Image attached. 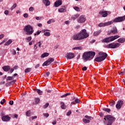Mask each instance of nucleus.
I'll use <instances>...</instances> for the list:
<instances>
[{"label":"nucleus","instance_id":"1","mask_svg":"<svg viewBox=\"0 0 125 125\" xmlns=\"http://www.w3.org/2000/svg\"><path fill=\"white\" fill-rule=\"evenodd\" d=\"M89 34L87 33L85 29L82 30L79 33L73 35L72 40L74 41H82L84 39H87Z\"/></svg>","mask_w":125,"mask_h":125},{"label":"nucleus","instance_id":"2","mask_svg":"<svg viewBox=\"0 0 125 125\" xmlns=\"http://www.w3.org/2000/svg\"><path fill=\"white\" fill-rule=\"evenodd\" d=\"M125 20V16L116 18L114 20L106 22L100 23L98 24L99 27H105L106 26H110L113 23H119L120 22H124Z\"/></svg>","mask_w":125,"mask_h":125},{"label":"nucleus","instance_id":"3","mask_svg":"<svg viewBox=\"0 0 125 125\" xmlns=\"http://www.w3.org/2000/svg\"><path fill=\"white\" fill-rule=\"evenodd\" d=\"M95 52H85L83 55V59L84 61H90L95 56Z\"/></svg>","mask_w":125,"mask_h":125},{"label":"nucleus","instance_id":"4","mask_svg":"<svg viewBox=\"0 0 125 125\" xmlns=\"http://www.w3.org/2000/svg\"><path fill=\"white\" fill-rule=\"evenodd\" d=\"M104 123H105L106 125H111L116 121V118L111 115H108L104 116Z\"/></svg>","mask_w":125,"mask_h":125},{"label":"nucleus","instance_id":"5","mask_svg":"<svg viewBox=\"0 0 125 125\" xmlns=\"http://www.w3.org/2000/svg\"><path fill=\"white\" fill-rule=\"evenodd\" d=\"M99 55L100 57H98L95 59V61L96 62H102V61H104V60L106 59L108 57V54L103 52H99Z\"/></svg>","mask_w":125,"mask_h":125},{"label":"nucleus","instance_id":"6","mask_svg":"<svg viewBox=\"0 0 125 125\" xmlns=\"http://www.w3.org/2000/svg\"><path fill=\"white\" fill-rule=\"evenodd\" d=\"M23 31L26 32V35H33V33H34L33 26H31V25L30 24H28L24 26Z\"/></svg>","mask_w":125,"mask_h":125},{"label":"nucleus","instance_id":"7","mask_svg":"<svg viewBox=\"0 0 125 125\" xmlns=\"http://www.w3.org/2000/svg\"><path fill=\"white\" fill-rule=\"evenodd\" d=\"M121 45L119 43H111L106 46V48H118Z\"/></svg>","mask_w":125,"mask_h":125},{"label":"nucleus","instance_id":"8","mask_svg":"<svg viewBox=\"0 0 125 125\" xmlns=\"http://www.w3.org/2000/svg\"><path fill=\"white\" fill-rule=\"evenodd\" d=\"M99 14L100 15H102L103 17H107L108 16V14H111V12H110V11H104V10H103L100 11L99 12Z\"/></svg>","mask_w":125,"mask_h":125},{"label":"nucleus","instance_id":"9","mask_svg":"<svg viewBox=\"0 0 125 125\" xmlns=\"http://www.w3.org/2000/svg\"><path fill=\"white\" fill-rule=\"evenodd\" d=\"M54 61V59L50 58L48 59V60L46 62H45L42 65L43 67H44V66H48V65H50V64H51L52 62Z\"/></svg>","mask_w":125,"mask_h":125},{"label":"nucleus","instance_id":"10","mask_svg":"<svg viewBox=\"0 0 125 125\" xmlns=\"http://www.w3.org/2000/svg\"><path fill=\"white\" fill-rule=\"evenodd\" d=\"M67 59H73L75 58V54L73 52L67 53L65 55Z\"/></svg>","mask_w":125,"mask_h":125},{"label":"nucleus","instance_id":"11","mask_svg":"<svg viewBox=\"0 0 125 125\" xmlns=\"http://www.w3.org/2000/svg\"><path fill=\"white\" fill-rule=\"evenodd\" d=\"M119 38H120V36L115 35L114 36H110L109 37H107V40L108 41V42H110L115 41V40H117V39H119Z\"/></svg>","mask_w":125,"mask_h":125},{"label":"nucleus","instance_id":"12","mask_svg":"<svg viewBox=\"0 0 125 125\" xmlns=\"http://www.w3.org/2000/svg\"><path fill=\"white\" fill-rule=\"evenodd\" d=\"M85 119H83V122H84V124H88V123L90 122L89 120L93 119V118H92V117H89L88 116H85Z\"/></svg>","mask_w":125,"mask_h":125},{"label":"nucleus","instance_id":"13","mask_svg":"<svg viewBox=\"0 0 125 125\" xmlns=\"http://www.w3.org/2000/svg\"><path fill=\"white\" fill-rule=\"evenodd\" d=\"M124 104V101L122 100H119L117 104L116 105V107L118 110H120L121 109V107L122 106H123Z\"/></svg>","mask_w":125,"mask_h":125},{"label":"nucleus","instance_id":"14","mask_svg":"<svg viewBox=\"0 0 125 125\" xmlns=\"http://www.w3.org/2000/svg\"><path fill=\"white\" fill-rule=\"evenodd\" d=\"M85 20H86L85 16L82 15L80 17L79 19L78 20V23H84V22H85Z\"/></svg>","mask_w":125,"mask_h":125},{"label":"nucleus","instance_id":"15","mask_svg":"<svg viewBox=\"0 0 125 125\" xmlns=\"http://www.w3.org/2000/svg\"><path fill=\"white\" fill-rule=\"evenodd\" d=\"M118 33V29L117 27L114 26L112 29L110 30L109 34H113V35H116Z\"/></svg>","mask_w":125,"mask_h":125},{"label":"nucleus","instance_id":"16","mask_svg":"<svg viewBox=\"0 0 125 125\" xmlns=\"http://www.w3.org/2000/svg\"><path fill=\"white\" fill-rule=\"evenodd\" d=\"M1 119L3 122H8L10 121V119H11V118H10L8 115H6L2 117Z\"/></svg>","mask_w":125,"mask_h":125},{"label":"nucleus","instance_id":"17","mask_svg":"<svg viewBox=\"0 0 125 125\" xmlns=\"http://www.w3.org/2000/svg\"><path fill=\"white\" fill-rule=\"evenodd\" d=\"M61 4H62V0H58L54 3V6L55 7H58V6H60Z\"/></svg>","mask_w":125,"mask_h":125},{"label":"nucleus","instance_id":"18","mask_svg":"<svg viewBox=\"0 0 125 125\" xmlns=\"http://www.w3.org/2000/svg\"><path fill=\"white\" fill-rule=\"evenodd\" d=\"M2 69L4 72H8L9 70H10V66L9 65H6L2 67Z\"/></svg>","mask_w":125,"mask_h":125},{"label":"nucleus","instance_id":"19","mask_svg":"<svg viewBox=\"0 0 125 125\" xmlns=\"http://www.w3.org/2000/svg\"><path fill=\"white\" fill-rule=\"evenodd\" d=\"M42 3L43 4H45L46 6L50 5V1H49V0H42Z\"/></svg>","mask_w":125,"mask_h":125},{"label":"nucleus","instance_id":"20","mask_svg":"<svg viewBox=\"0 0 125 125\" xmlns=\"http://www.w3.org/2000/svg\"><path fill=\"white\" fill-rule=\"evenodd\" d=\"M118 42H120L121 43H124L125 42V38H121L118 40Z\"/></svg>","mask_w":125,"mask_h":125},{"label":"nucleus","instance_id":"21","mask_svg":"<svg viewBox=\"0 0 125 125\" xmlns=\"http://www.w3.org/2000/svg\"><path fill=\"white\" fill-rule=\"evenodd\" d=\"M61 104L62 105L61 108L63 110H65V109H66V108H67V105H65V104L64 103V102H61Z\"/></svg>","mask_w":125,"mask_h":125},{"label":"nucleus","instance_id":"22","mask_svg":"<svg viewBox=\"0 0 125 125\" xmlns=\"http://www.w3.org/2000/svg\"><path fill=\"white\" fill-rule=\"evenodd\" d=\"M101 32H102V30H100L99 31H96L93 33V36H94L95 37H96V36H98V35H99V34H100V33H101Z\"/></svg>","mask_w":125,"mask_h":125},{"label":"nucleus","instance_id":"23","mask_svg":"<svg viewBox=\"0 0 125 125\" xmlns=\"http://www.w3.org/2000/svg\"><path fill=\"white\" fill-rule=\"evenodd\" d=\"M11 43H12V40H11V39H9L7 42L5 43L4 45H9V44H11Z\"/></svg>","mask_w":125,"mask_h":125},{"label":"nucleus","instance_id":"24","mask_svg":"<svg viewBox=\"0 0 125 125\" xmlns=\"http://www.w3.org/2000/svg\"><path fill=\"white\" fill-rule=\"evenodd\" d=\"M58 11H59V12L62 13L63 12H66V11H67V10H66L65 9H64L63 8H59Z\"/></svg>","mask_w":125,"mask_h":125},{"label":"nucleus","instance_id":"25","mask_svg":"<svg viewBox=\"0 0 125 125\" xmlns=\"http://www.w3.org/2000/svg\"><path fill=\"white\" fill-rule=\"evenodd\" d=\"M48 55H49V53H44L42 55L41 57H42V58H44V57H47V56H48Z\"/></svg>","mask_w":125,"mask_h":125},{"label":"nucleus","instance_id":"26","mask_svg":"<svg viewBox=\"0 0 125 125\" xmlns=\"http://www.w3.org/2000/svg\"><path fill=\"white\" fill-rule=\"evenodd\" d=\"M103 111H104V112H107V113H110L111 112V109L110 108H103Z\"/></svg>","mask_w":125,"mask_h":125},{"label":"nucleus","instance_id":"27","mask_svg":"<svg viewBox=\"0 0 125 125\" xmlns=\"http://www.w3.org/2000/svg\"><path fill=\"white\" fill-rule=\"evenodd\" d=\"M36 91H37V93H38L39 95H42V91L40 89H36Z\"/></svg>","mask_w":125,"mask_h":125},{"label":"nucleus","instance_id":"28","mask_svg":"<svg viewBox=\"0 0 125 125\" xmlns=\"http://www.w3.org/2000/svg\"><path fill=\"white\" fill-rule=\"evenodd\" d=\"M73 49L82 50L83 49V47L82 46L75 47L73 48Z\"/></svg>","mask_w":125,"mask_h":125},{"label":"nucleus","instance_id":"29","mask_svg":"<svg viewBox=\"0 0 125 125\" xmlns=\"http://www.w3.org/2000/svg\"><path fill=\"white\" fill-rule=\"evenodd\" d=\"M32 71V68H27L25 69L24 73H29Z\"/></svg>","mask_w":125,"mask_h":125},{"label":"nucleus","instance_id":"30","mask_svg":"<svg viewBox=\"0 0 125 125\" xmlns=\"http://www.w3.org/2000/svg\"><path fill=\"white\" fill-rule=\"evenodd\" d=\"M12 80H14V77L13 76H8L6 79V81H12Z\"/></svg>","mask_w":125,"mask_h":125},{"label":"nucleus","instance_id":"31","mask_svg":"<svg viewBox=\"0 0 125 125\" xmlns=\"http://www.w3.org/2000/svg\"><path fill=\"white\" fill-rule=\"evenodd\" d=\"M74 9L76 10V11L80 12L81 11V9H80V8L78 6H75L73 7Z\"/></svg>","mask_w":125,"mask_h":125},{"label":"nucleus","instance_id":"32","mask_svg":"<svg viewBox=\"0 0 125 125\" xmlns=\"http://www.w3.org/2000/svg\"><path fill=\"white\" fill-rule=\"evenodd\" d=\"M25 40H27V42H31L32 41V37L29 36L25 39Z\"/></svg>","mask_w":125,"mask_h":125},{"label":"nucleus","instance_id":"33","mask_svg":"<svg viewBox=\"0 0 125 125\" xmlns=\"http://www.w3.org/2000/svg\"><path fill=\"white\" fill-rule=\"evenodd\" d=\"M44 35L46 37H49V36H50V32H46L44 33Z\"/></svg>","mask_w":125,"mask_h":125},{"label":"nucleus","instance_id":"34","mask_svg":"<svg viewBox=\"0 0 125 125\" xmlns=\"http://www.w3.org/2000/svg\"><path fill=\"white\" fill-rule=\"evenodd\" d=\"M17 6V4L16 3L14 4L11 7V10H13V9H14V8H15Z\"/></svg>","mask_w":125,"mask_h":125},{"label":"nucleus","instance_id":"35","mask_svg":"<svg viewBox=\"0 0 125 125\" xmlns=\"http://www.w3.org/2000/svg\"><path fill=\"white\" fill-rule=\"evenodd\" d=\"M48 106H49V104L47 103L45 105H43V109H46Z\"/></svg>","mask_w":125,"mask_h":125},{"label":"nucleus","instance_id":"36","mask_svg":"<svg viewBox=\"0 0 125 125\" xmlns=\"http://www.w3.org/2000/svg\"><path fill=\"white\" fill-rule=\"evenodd\" d=\"M79 16H80V15L79 14H76L73 17H72V19L73 20H75L77 19V18H78V17H79Z\"/></svg>","mask_w":125,"mask_h":125},{"label":"nucleus","instance_id":"37","mask_svg":"<svg viewBox=\"0 0 125 125\" xmlns=\"http://www.w3.org/2000/svg\"><path fill=\"white\" fill-rule=\"evenodd\" d=\"M102 42H109V41L108 40V38H106L104 39L103 40Z\"/></svg>","mask_w":125,"mask_h":125},{"label":"nucleus","instance_id":"38","mask_svg":"<svg viewBox=\"0 0 125 125\" xmlns=\"http://www.w3.org/2000/svg\"><path fill=\"white\" fill-rule=\"evenodd\" d=\"M40 98H37L35 99V102L36 104H39V103H40Z\"/></svg>","mask_w":125,"mask_h":125},{"label":"nucleus","instance_id":"39","mask_svg":"<svg viewBox=\"0 0 125 125\" xmlns=\"http://www.w3.org/2000/svg\"><path fill=\"white\" fill-rule=\"evenodd\" d=\"M30 114H31V111L30 110H28L26 112V115L27 117H30Z\"/></svg>","mask_w":125,"mask_h":125},{"label":"nucleus","instance_id":"40","mask_svg":"<svg viewBox=\"0 0 125 125\" xmlns=\"http://www.w3.org/2000/svg\"><path fill=\"white\" fill-rule=\"evenodd\" d=\"M115 103H116V102L113 101L110 103L109 105H110V106H114V105H115Z\"/></svg>","mask_w":125,"mask_h":125},{"label":"nucleus","instance_id":"41","mask_svg":"<svg viewBox=\"0 0 125 125\" xmlns=\"http://www.w3.org/2000/svg\"><path fill=\"white\" fill-rule=\"evenodd\" d=\"M41 33H42V31H40V30H38L37 31V33H35L34 34V36H37H37H39V35H40V34H41Z\"/></svg>","mask_w":125,"mask_h":125},{"label":"nucleus","instance_id":"42","mask_svg":"<svg viewBox=\"0 0 125 125\" xmlns=\"http://www.w3.org/2000/svg\"><path fill=\"white\" fill-rule=\"evenodd\" d=\"M5 85L6 86H10L11 85V83H10V82H9L6 83Z\"/></svg>","mask_w":125,"mask_h":125},{"label":"nucleus","instance_id":"43","mask_svg":"<svg viewBox=\"0 0 125 125\" xmlns=\"http://www.w3.org/2000/svg\"><path fill=\"white\" fill-rule=\"evenodd\" d=\"M10 71L8 72L9 74H12L14 71V68H10Z\"/></svg>","mask_w":125,"mask_h":125},{"label":"nucleus","instance_id":"44","mask_svg":"<svg viewBox=\"0 0 125 125\" xmlns=\"http://www.w3.org/2000/svg\"><path fill=\"white\" fill-rule=\"evenodd\" d=\"M23 17H24V18H28V17H29V15L27 13H25L23 14Z\"/></svg>","mask_w":125,"mask_h":125},{"label":"nucleus","instance_id":"45","mask_svg":"<svg viewBox=\"0 0 125 125\" xmlns=\"http://www.w3.org/2000/svg\"><path fill=\"white\" fill-rule=\"evenodd\" d=\"M43 116L46 117V118H48V117L49 116V114H48V113H44L43 114Z\"/></svg>","mask_w":125,"mask_h":125},{"label":"nucleus","instance_id":"46","mask_svg":"<svg viewBox=\"0 0 125 125\" xmlns=\"http://www.w3.org/2000/svg\"><path fill=\"white\" fill-rule=\"evenodd\" d=\"M4 14H5V15H8V14L9 13V12L8 11V10H6L4 12Z\"/></svg>","mask_w":125,"mask_h":125},{"label":"nucleus","instance_id":"47","mask_svg":"<svg viewBox=\"0 0 125 125\" xmlns=\"http://www.w3.org/2000/svg\"><path fill=\"white\" fill-rule=\"evenodd\" d=\"M125 69H123V71H122L121 73H120V75H121L122 76H123V75H125Z\"/></svg>","mask_w":125,"mask_h":125},{"label":"nucleus","instance_id":"48","mask_svg":"<svg viewBox=\"0 0 125 125\" xmlns=\"http://www.w3.org/2000/svg\"><path fill=\"white\" fill-rule=\"evenodd\" d=\"M74 102H75V103H80V99H76L75 100Z\"/></svg>","mask_w":125,"mask_h":125},{"label":"nucleus","instance_id":"49","mask_svg":"<svg viewBox=\"0 0 125 125\" xmlns=\"http://www.w3.org/2000/svg\"><path fill=\"white\" fill-rule=\"evenodd\" d=\"M72 114V111L71 110L68 111L66 114V116H70Z\"/></svg>","mask_w":125,"mask_h":125},{"label":"nucleus","instance_id":"50","mask_svg":"<svg viewBox=\"0 0 125 125\" xmlns=\"http://www.w3.org/2000/svg\"><path fill=\"white\" fill-rule=\"evenodd\" d=\"M29 11H31L32 12V11H34V7H30L29 9Z\"/></svg>","mask_w":125,"mask_h":125},{"label":"nucleus","instance_id":"51","mask_svg":"<svg viewBox=\"0 0 125 125\" xmlns=\"http://www.w3.org/2000/svg\"><path fill=\"white\" fill-rule=\"evenodd\" d=\"M3 38H4V34H1L0 35V40H2Z\"/></svg>","mask_w":125,"mask_h":125},{"label":"nucleus","instance_id":"52","mask_svg":"<svg viewBox=\"0 0 125 125\" xmlns=\"http://www.w3.org/2000/svg\"><path fill=\"white\" fill-rule=\"evenodd\" d=\"M13 117H14V118H15L16 119H18V115H17L16 114H14L13 115Z\"/></svg>","mask_w":125,"mask_h":125},{"label":"nucleus","instance_id":"53","mask_svg":"<svg viewBox=\"0 0 125 125\" xmlns=\"http://www.w3.org/2000/svg\"><path fill=\"white\" fill-rule=\"evenodd\" d=\"M50 74V73L49 72H47L46 73V74L45 75V77H48L49 75Z\"/></svg>","mask_w":125,"mask_h":125},{"label":"nucleus","instance_id":"54","mask_svg":"<svg viewBox=\"0 0 125 125\" xmlns=\"http://www.w3.org/2000/svg\"><path fill=\"white\" fill-rule=\"evenodd\" d=\"M10 83H11V84H14V83H16V80H13V81L10 82Z\"/></svg>","mask_w":125,"mask_h":125},{"label":"nucleus","instance_id":"55","mask_svg":"<svg viewBox=\"0 0 125 125\" xmlns=\"http://www.w3.org/2000/svg\"><path fill=\"white\" fill-rule=\"evenodd\" d=\"M83 71H86V70H87V68L86 67V66H84L83 68H82Z\"/></svg>","mask_w":125,"mask_h":125},{"label":"nucleus","instance_id":"56","mask_svg":"<svg viewBox=\"0 0 125 125\" xmlns=\"http://www.w3.org/2000/svg\"><path fill=\"white\" fill-rule=\"evenodd\" d=\"M37 44H39L38 46L39 47H41V45H42V43H41V41L37 43Z\"/></svg>","mask_w":125,"mask_h":125},{"label":"nucleus","instance_id":"57","mask_svg":"<svg viewBox=\"0 0 125 125\" xmlns=\"http://www.w3.org/2000/svg\"><path fill=\"white\" fill-rule=\"evenodd\" d=\"M65 97H67V96H69V95H71V93H67L66 94H64Z\"/></svg>","mask_w":125,"mask_h":125},{"label":"nucleus","instance_id":"58","mask_svg":"<svg viewBox=\"0 0 125 125\" xmlns=\"http://www.w3.org/2000/svg\"><path fill=\"white\" fill-rule=\"evenodd\" d=\"M43 32L44 33H45V32H50V30H49V29H44V30H43Z\"/></svg>","mask_w":125,"mask_h":125},{"label":"nucleus","instance_id":"59","mask_svg":"<svg viewBox=\"0 0 125 125\" xmlns=\"http://www.w3.org/2000/svg\"><path fill=\"white\" fill-rule=\"evenodd\" d=\"M13 103H14L13 101H10L9 102L10 105H13Z\"/></svg>","mask_w":125,"mask_h":125},{"label":"nucleus","instance_id":"60","mask_svg":"<svg viewBox=\"0 0 125 125\" xmlns=\"http://www.w3.org/2000/svg\"><path fill=\"white\" fill-rule=\"evenodd\" d=\"M38 27H40V28H42V23H38Z\"/></svg>","mask_w":125,"mask_h":125},{"label":"nucleus","instance_id":"61","mask_svg":"<svg viewBox=\"0 0 125 125\" xmlns=\"http://www.w3.org/2000/svg\"><path fill=\"white\" fill-rule=\"evenodd\" d=\"M36 20H41V19H42V18H40L39 17H36Z\"/></svg>","mask_w":125,"mask_h":125},{"label":"nucleus","instance_id":"62","mask_svg":"<svg viewBox=\"0 0 125 125\" xmlns=\"http://www.w3.org/2000/svg\"><path fill=\"white\" fill-rule=\"evenodd\" d=\"M39 67H40V63L37 64V65L35 66V69H37V68H39Z\"/></svg>","mask_w":125,"mask_h":125},{"label":"nucleus","instance_id":"63","mask_svg":"<svg viewBox=\"0 0 125 125\" xmlns=\"http://www.w3.org/2000/svg\"><path fill=\"white\" fill-rule=\"evenodd\" d=\"M80 57H81V55L80 54L78 55V56L77 57V59L78 60H79V59L80 58Z\"/></svg>","mask_w":125,"mask_h":125},{"label":"nucleus","instance_id":"64","mask_svg":"<svg viewBox=\"0 0 125 125\" xmlns=\"http://www.w3.org/2000/svg\"><path fill=\"white\" fill-rule=\"evenodd\" d=\"M37 118H38V117L37 116H33L32 117V120H35V119H37Z\"/></svg>","mask_w":125,"mask_h":125}]
</instances>
